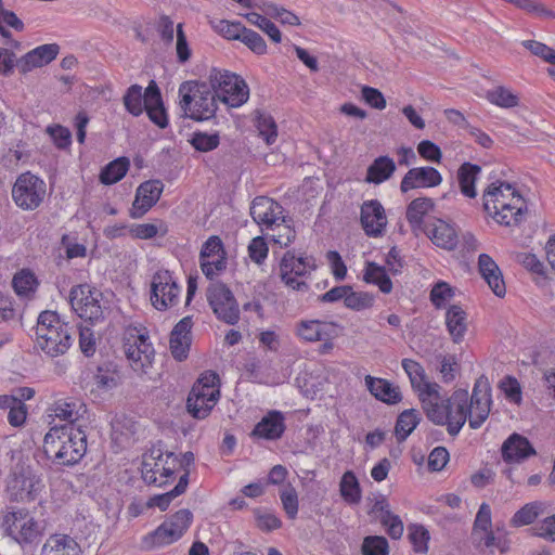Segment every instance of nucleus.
<instances>
[{
  "label": "nucleus",
  "mask_w": 555,
  "mask_h": 555,
  "mask_svg": "<svg viewBox=\"0 0 555 555\" xmlns=\"http://www.w3.org/2000/svg\"><path fill=\"white\" fill-rule=\"evenodd\" d=\"M179 467V457L173 452H164L154 446L142 456L141 477L146 485L163 487L173 477Z\"/></svg>",
  "instance_id": "obj_6"
},
{
  "label": "nucleus",
  "mask_w": 555,
  "mask_h": 555,
  "mask_svg": "<svg viewBox=\"0 0 555 555\" xmlns=\"http://www.w3.org/2000/svg\"><path fill=\"white\" fill-rule=\"evenodd\" d=\"M487 100L500 107L512 108L518 105L519 99L509 89L499 86L487 92Z\"/></svg>",
  "instance_id": "obj_46"
},
{
  "label": "nucleus",
  "mask_w": 555,
  "mask_h": 555,
  "mask_svg": "<svg viewBox=\"0 0 555 555\" xmlns=\"http://www.w3.org/2000/svg\"><path fill=\"white\" fill-rule=\"evenodd\" d=\"M478 268L481 276L485 279L491 291L498 297H504L506 286L502 272L495 261L488 254H480L478 257Z\"/></svg>",
  "instance_id": "obj_27"
},
{
  "label": "nucleus",
  "mask_w": 555,
  "mask_h": 555,
  "mask_svg": "<svg viewBox=\"0 0 555 555\" xmlns=\"http://www.w3.org/2000/svg\"><path fill=\"white\" fill-rule=\"evenodd\" d=\"M193 521V514L188 508H182L168 517L164 522L175 531L180 530V539L188 531Z\"/></svg>",
  "instance_id": "obj_52"
},
{
  "label": "nucleus",
  "mask_w": 555,
  "mask_h": 555,
  "mask_svg": "<svg viewBox=\"0 0 555 555\" xmlns=\"http://www.w3.org/2000/svg\"><path fill=\"white\" fill-rule=\"evenodd\" d=\"M103 294L88 284H79L69 292V304L73 310L83 320L98 323L104 320L106 307L102 305Z\"/></svg>",
  "instance_id": "obj_11"
},
{
  "label": "nucleus",
  "mask_w": 555,
  "mask_h": 555,
  "mask_svg": "<svg viewBox=\"0 0 555 555\" xmlns=\"http://www.w3.org/2000/svg\"><path fill=\"white\" fill-rule=\"evenodd\" d=\"M0 527L4 533L21 546L36 542L43 533V527L26 508L7 512L1 519Z\"/></svg>",
  "instance_id": "obj_7"
},
{
  "label": "nucleus",
  "mask_w": 555,
  "mask_h": 555,
  "mask_svg": "<svg viewBox=\"0 0 555 555\" xmlns=\"http://www.w3.org/2000/svg\"><path fill=\"white\" fill-rule=\"evenodd\" d=\"M442 182L441 173L434 167H414L411 168L402 178L400 191L408 193L415 189L435 188Z\"/></svg>",
  "instance_id": "obj_19"
},
{
  "label": "nucleus",
  "mask_w": 555,
  "mask_h": 555,
  "mask_svg": "<svg viewBox=\"0 0 555 555\" xmlns=\"http://www.w3.org/2000/svg\"><path fill=\"white\" fill-rule=\"evenodd\" d=\"M396 171V163L389 156H379L367 167L365 182L380 184Z\"/></svg>",
  "instance_id": "obj_33"
},
{
  "label": "nucleus",
  "mask_w": 555,
  "mask_h": 555,
  "mask_svg": "<svg viewBox=\"0 0 555 555\" xmlns=\"http://www.w3.org/2000/svg\"><path fill=\"white\" fill-rule=\"evenodd\" d=\"M360 222L370 237L382 236L387 225L385 209L379 201H365L361 205Z\"/></svg>",
  "instance_id": "obj_16"
},
{
  "label": "nucleus",
  "mask_w": 555,
  "mask_h": 555,
  "mask_svg": "<svg viewBox=\"0 0 555 555\" xmlns=\"http://www.w3.org/2000/svg\"><path fill=\"white\" fill-rule=\"evenodd\" d=\"M256 128L259 135L263 138L268 145L273 144L278 138V126L273 117L261 109L254 112Z\"/></svg>",
  "instance_id": "obj_43"
},
{
  "label": "nucleus",
  "mask_w": 555,
  "mask_h": 555,
  "mask_svg": "<svg viewBox=\"0 0 555 555\" xmlns=\"http://www.w3.org/2000/svg\"><path fill=\"white\" fill-rule=\"evenodd\" d=\"M481 167L472 163H464L457 169V181L460 185L461 193L469 198H475L477 195L476 192V181L477 176L480 173Z\"/></svg>",
  "instance_id": "obj_34"
},
{
  "label": "nucleus",
  "mask_w": 555,
  "mask_h": 555,
  "mask_svg": "<svg viewBox=\"0 0 555 555\" xmlns=\"http://www.w3.org/2000/svg\"><path fill=\"white\" fill-rule=\"evenodd\" d=\"M145 109L149 119L160 129L167 128L168 114L166 112L160 89L154 80H151L145 88Z\"/></svg>",
  "instance_id": "obj_21"
},
{
  "label": "nucleus",
  "mask_w": 555,
  "mask_h": 555,
  "mask_svg": "<svg viewBox=\"0 0 555 555\" xmlns=\"http://www.w3.org/2000/svg\"><path fill=\"white\" fill-rule=\"evenodd\" d=\"M365 386L377 400L387 404H397L402 400L400 388L388 379L366 375Z\"/></svg>",
  "instance_id": "obj_28"
},
{
  "label": "nucleus",
  "mask_w": 555,
  "mask_h": 555,
  "mask_svg": "<svg viewBox=\"0 0 555 555\" xmlns=\"http://www.w3.org/2000/svg\"><path fill=\"white\" fill-rule=\"evenodd\" d=\"M319 320H301L296 324L295 334L307 343L320 340Z\"/></svg>",
  "instance_id": "obj_55"
},
{
  "label": "nucleus",
  "mask_w": 555,
  "mask_h": 555,
  "mask_svg": "<svg viewBox=\"0 0 555 555\" xmlns=\"http://www.w3.org/2000/svg\"><path fill=\"white\" fill-rule=\"evenodd\" d=\"M130 162L127 157H118L108 163L100 173V181L105 185H112L120 181L129 170Z\"/></svg>",
  "instance_id": "obj_40"
},
{
  "label": "nucleus",
  "mask_w": 555,
  "mask_h": 555,
  "mask_svg": "<svg viewBox=\"0 0 555 555\" xmlns=\"http://www.w3.org/2000/svg\"><path fill=\"white\" fill-rule=\"evenodd\" d=\"M214 28L217 33L222 35L228 40H238L242 36L245 26L241 22H230L227 20H220L214 24Z\"/></svg>",
  "instance_id": "obj_58"
},
{
  "label": "nucleus",
  "mask_w": 555,
  "mask_h": 555,
  "mask_svg": "<svg viewBox=\"0 0 555 555\" xmlns=\"http://www.w3.org/2000/svg\"><path fill=\"white\" fill-rule=\"evenodd\" d=\"M280 499L283 509L289 519H295L298 514L299 501L295 487L287 483L280 490Z\"/></svg>",
  "instance_id": "obj_48"
},
{
  "label": "nucleus",
  "mask_w": 555,
  "mask_h": 555,
  "mask_svg": "<svg viewBox=\"0 0 555 555\" xmlns=\"http://www.w3.org/2000/svg\"><path fill=\"white\" fill-rule=\"evenodd\" d=\"M315 269V259L312 256H297L295 251L287 250L280 261V278L286 287L307 293L310 287L305 279Z\"/></svg>",
  "instance_id": "obj_8"
},
{
  "label": "nucleus",
  "mask_w": 555,
  "mask_h": 555,
  "mask_svg": "<svg viewBox=\"0 0 555 555\" xmlns=\"http://www.w3.org/2000/svg\"><path fill=\"white\" fill-rule=\"evenodd\" d=\"M409 539L417 553H426L428 550L429 532L423 526H411Z\"/></svg>",
  "instance_id": "obj_60"
},
{
  "label": "nucleus",
  "mask_w": 555,
  "mask_h": 555,
  "mask_svg": "<svg viewBox=\"0 0 555 555\" xmlns=\"http://www.w3.org/2000/svg\"><path fill=\"white\" fill-rule=\"evenodd\" d=\"M240 41H242L245 46L248 47V49L258 55H262L267 52V43L264 39L253 29L245 27Z\"/></svg>",
  "instance_id": "obj_59"
},
{
  "label": "nucleus",
  "mask_w": 555,
  "mask_h": 555,
  "mask_svg": "<svg viewBox=\"0 0 555 555\" xmlns=\"http://www.w3.org/2000/svg\"><path fill=\"white\" fill-rule=\"evenodd\" d=\"M483 209L500 224L517 225L527 210L520 193L506 182L491 183L483 192Z\"/></svg>",
  "instance_id": "obj_3"
},
{
  "label": "nucleus",
  "mask_w": 555,
  "mask_h": 555,
  "mask_svg": "<svg viewBox=\"0 0 555 555\" xmlns=\"http://www.w3.org/2000/svg\"><path fill=\"white\" fill-rule=\"evenodd\" d=\"M533 535L555 542V514H547L533 527Z\"/></svg>",
  "instance_id": "obj_61"
},
{
  "label": "nucleus",
  "mask_w": 555,
  "mask_h": 555,
  "mask_svg": "<svg viewBox=\"0 0 555 555\" xmlns=\"http://www.w3.org/2000/svg\"><path fill=\"white\" fill-rule=\"evenodd\" d=\"M491 399H475L469 400L467 395L465 416L468 418L469 427L478 429L488 418L490 413Z\"/></svg>",
  "instance_id": "obj_35"
},
{
  "label": "nucleus",
  "mask_w": 555,
  "mask_h": 555,
  "mask_svg": "<svg viewBox=\"0 0 555 555\" xmlns=\"http://www.w3.org/2000/svg\"><path fill=\"white\" fill-rule=\"evenodd\" d=\"M2 23H5L17 31H23L25 27L22 20L18 18L13 11L5 10L2 0H0V35L5 39H11V31L8 30Z\"/></svg>",
  "instance_id": "obj_53"
},
{
  "label": "nucleus",
  "mask_w": 555,
  "mask_h": 555,
  "mask_svg": "<svg viewBox=\"0 0 555 555\" xmlns=\"http://www.w3.org/2000/svg\"><path fill=\"white\" fill-rule=\"evenodd\" d=\"M189 396L195 397L194 402L201 398L206 400H218L220 397L219 376L212 371H206L194 383Z\"/></svg>",
  "instance_id": "obj_31"
},
{
  "label": "nucleus",
  "mask_w": 555,
  "mask_h": 555,
  "mask_svg": "<svg viewBox=\"0 0 555 555\" xmlns=\"http://www.w3.org/2000/svg\"><path fill=\"white\" fill-rule=\"evenodd\" d=\"M285 417L281 411H269L260 422L256 424L250 436L257 439L278 440L285 433Z\"/></svg>",
  "instance_id": "obj_22"
},
{
  "label": "nucleus",
  "mask_w": 555,
  "mask_h": 555,
  "mask_svg": "<svg viewBox=\"0 0 555 555\" xmlns=\"http://www.w3.org/2000/svg\"><path fill=\"white\" fill-rule=\"evenodd\" d=\"M149 339L145 327L129 326L125 331L124 349L126 357L133 371L143 374L147 373L155 357V350Z\"/></svg>",
  "instance_id": "obj_9"
},
{
  "label": "nucleus",
  "mask_w": 555,
  "mask_h": 555,
  "mask_svg": "<svg viewBox=\"0 0 555 555\" xmlns=\"http://www.w3.org/2000/svg\"><path fill=\"white\" fill-rule=\"evenodd\" d=\"M164 184L160 180H149L141 183L135 192L130 216L140 218L146 214L160 198Z\"/></svg>",
  "instance_id": "obj_18"
},
{
  "label": "nucleus",
  "mask_w": 555,
  "mask_h": 555,
  "mask_svg": "<svg viewBox=\"0 0 555 555\" xmlns=\"http://www.w3.org/2000/svg\"><path fill=\"white\" fill-rule=\"evenodd\" d=\"M194 399H195V397L188 396L186 409H188V412L194 418H197V420L206 418L210 414L211 410L214 409V406L217 404V401H218V400H214V401L209 400L208 401L205 398H201V399L196 400V402H194Z\"/></svg>",
  "instance_id": "obj_54"
},
{
  "label": "nucleus",
  "mask_w": 555,
  "mask_h": 555,
  "mask_svg": "<svg viewBox=\"0 0 555 555\" xmlns=\"http://www.w3.org/2000/svg\"><path fill=\"white\" fill-rule=\"evenodd\" d=\"M421 421L420 413L415 409H408L401 412L395 426L396 438L399 442L404 441L416 428Z\"/></svg>",
  "instance_id": "obj_39"
},
{
  "label": "nucleus",
  "mask_w": 555,
  "mask_h": 555,
  "mask_svg": "<svg viewBox=\"0 0 555 555\" xmlns=\"http://www.w3.org/2000/svg\"><path fill=\"white\" fill-rule=\"evenodd\" d=\"M209 83L216 90L217 99L230 107H240L249 98L245 80L229 70L214 69L209 76Z\"/></svg>",
  "instance_id": "obj_10"
},
{
  "label": "nucleus",
  "mask_w": 555,
  "mask_h": 555,
  "mask_svg": "<svg viewBox=\"0 0 555 555\" xmlns=\"http://www.w3.org/2000/svg\"><path fill=\"white\" fill-rule=\"evenodd\" d=\"M60 47L56 43H46L39 46L16 61V67L21 74L25 75L35 68L42 67L51 63L57 56Z\"/></svg>",
  "instance_id": "obj_20"
},
{
  "label": "nucleus",
  "mask_w": 555,
  "mask_h": 555,
  "mask_svg": "<svg viewBox=\"0 0 555 555\" xmlns=\"http://www.w3.org/2000/svg\"><path fill=\"white\" fill-rule=\"evenodd\" d=\"M246 20L253 24L259 27L263 33L268 35V37L275 43L281 42L282 35L280 29L276 27V25L271 22L266 16L251 12L245 15Z\"/></svg>",
  "instance_id": "obj_49"
},
{
  "label": "nucleus",
  "mask_w": 555,
  "mask_h": 555,
  "mask_svg": "<svg viewBox=\"0 0 555 555\" xmlns=\"http://www.w3.org/2000/svg\"><path fill=\"white\" fill-rule=\"evenodd\" d=\"M492 528L491 508L487 503H482L477 512L472 537L477 539L482 531H487Z\"/></svg>",
  "instance_id": "obj_56"
},
{
  "label": "nucleus",
  "mask_w": 555,
  "mask_h": 555,
  "mask_svg": "<svg viewBox=\"0 0 555 555\" xmlns=\"http://www.w3.org/2000/svg\"><path fill=\"white\" fill-rule=\"evenodd\" d=\"M434 208V202L429 197H418L413 199L406 208L405 218L412 229L421 228L423 219Z\"/></svg>",
  "instance_id": "obj_38"
},
{
  "label": "nucleus",
  "mask_w": 555,
  "mask_h": 555,
  "mask_svg": "<svg viewBox=\"0 0 555 555\" xmlns=\"http://www.w3.org/2000/svg\"><path fill=\"white\" fill-rule=\"evenodd\" d=\"M427 236L438 247L453 250L457 245L455 229L446 221L438 219L425 230Z\"/></svg>",
  "instance_id": "obj_30"
},
{
  "label": "nucleus",
  "mask_w": 555,
  "mask_h": 555,
  "mask_svg": "<svg viewBox=\"0 0 555 555\" xmlns=\"http://www.w3.org/2000/svg\"><path fill=\"white\" fill-rule=\"evenodd\" d=\"M42 487L41 479L30 473H12L7 478L5 493L11 502H31Z\"/></svg>",
  "instance_id": "obj_15"
},
{
  "label": "nucleus",
  "mask_w": 555,
  "mask_h": 555,
  "mask_svg": "<svg viewBox=\"0 0 555 555\" xmlns=\"http://www.w3.org/2000/svg\"><path fill=\"white\" fill-rule=\"evenodd\" d=\"M401 365L418 395L427 418L436 425H446L448 434L456 436L466 423L467 390L457 389L449 398L442 399L440 385L426 379L425 370L418 362L403 359Z\"/></svg>",
  "instance_id": "obj_1"
},
{
  "label": "nucleus",
  "mask_w": 555,
  "mask_h": 555,
  "mask_svg": "<svg viewBox=\"0 0 555 555\" xmlns=\"http://www.w3.org/2000/svg\"><path fill=\"white\" fill-rule=\"evenodd\" d=\"M207 301L218 320L234 325L240 320V307L232 291L223 283H211L206 289Z\"/></svg>",
  "instance_id": "obj_13"
},
{
  "label": "nucleus",
  "mask_w": 555,
  "mask_h": 555,
  "mask_svg": "<svg viewBox=\"0 0 555 555\" xmlns=\"http://www.w3.org/2000/svg\"><path fill=\"white\" fill-rule=\"evenodd\" d=\"M363 280L369 284L377 285L384 294L392 291V282L388 276L385 267L373 261H367L364 269Z\"/></svg>",
  "instance_id": "obj_36"
},
{
  "label": "nucleus",
  "mask_w": 555,
  "mask_h": 555,
  "mask_svg": "<svg viewBox=\"0 0 555 555\" xmlns=\"http://www.w3.org/2000/svg\"><path fill=\"white\" fill-rule=\"evenodd\" d=\"M420 156L428 162L440 163L442 152L440 147L430 140H423L417 145Z\"/></svg>",
  "instance_id": "obj_64"
},
{
  "label": "nucleus",
  "mask_w": 555,
  "mask_h": 555,
  "mask_svg": "<svg viewBox=\"0 0 555 555\" xmlns=\"http://www.w3.org/2000/svg\"><path fill=\"white\" fill-rule=\"evenodd\" d=\"M269 247L262 236L254 237L248 245V256L257 264H261L268 257Z\"/></svg>",
  "instance_id": "obj_63"
},
{
  "label": "nucleus",
  "mask_w": 555,
  "mask_h": 555,
  "mask_svg": "<svg viewBox=\"0 0 555 555\" xmlns=\"http://www.w3.org/2000/svg\"><path fill=\"white\" fill-rule=\"evenodd\" d=\"M144 96L145 90L140 85H131L122 98L126 111L134 117L140 116L145 109Z\"/></svg>",
  "instance_id": "obj_44"
},
{
  "label": "nucleus",
  "mask_w": 555,
  "mask_h": 555,
  "mask_svg": "<svg viewBox=\"0 0 555 555\" xmlns=\"http://www.w3.org/2000/svg\"><path fill=\"white\" fill-rule=\"evenodd\" d=\"M362 555H389V544L383 535H367L361 544Z\"/></svg>",
  "instance_id": "obj_50"
},
{
  "label": "nucleus",
  "mask_w": 555,
  "mask_h": 555,
  "mask_svg": "<svg viewBox=\"0 0 555 555\" xmlns=\"http://www.w3.org/2000/svg\"><path fill=\"white\" fill-rule=\"evenodd\" d=\"M374 304V296L367 292L349 291L345 298V306L354 311L369 309Z\"/></svg>",
  "instance_id": "obj_51"
},
{
  "label": "nucleus",
  "mask_w": 555,
  "mask_h": 555,
  "mask_svg": "<svg viewBox=\"0 0 555 555\" xmlns=\"http://www.w3.org/2000/svg\"><path fill=\"white\" fill-rule=\"evenodd\" d=\"M181 288L169 270H158L151 283V302L158 311H164L178 304Z\"/></svg>",
  "instance_id": "obj_14"
},
{
  "label": "nucleus",
  "mask_w": 555,
  "mask_h": 555,
  "mask_svg": "<svg viewBox=\"0 0 555 555\" xmlns=\"http://www.w3.org/2000/svg\"><path fill=\"white\" fill-rule=\"evenodd\" d=\"M446 325L453 343H461L467 332V313L459 305L450 306L446 312Z\"/></svg>",
  "instance_id": "obj_32"
},
{
  "label": "nucleus",
  "mask_w": 555,
  "mask_h": 555,
  "mask_svg": "<svg viewBox=\"0 0 555 555\" xmlns=\"http://www.w3.org/2000/svg\"><path fill=\"white\" fill-rule=\"evenodd\" d=\"M180 106L185 117L195 121L215 118L218 108L216 90L209 82L189 80L179 87Z\"/></svg>",
  "instance_id": "obj_5"
},
{
  "label": "nucleus",
  "mask_w": 555,
  "mask_h": 555,
  "mask_svg": "<svg viewBox=\"0 0 555 555\" xmlns=\"http://www.w3.org/2000/svg\"><path fill=\"white\" fill-rule=\"evenodd\" d=\"M46 182L29 171L21 173L13 188L12 197L15 204L24 210H35L46 196Z\"/></svg>",
  "instance_id": "obj_12"
},
{
  "label": "nucleus",
  "mask_w": 555,
  "mask_h": 555,
  "mask_svg": "<svg viewBox=\"0 0 555 555\" xmlns=\"http://www.w3.org/2000/svg\"><path fill=\"white\" fill-rule=\"evenodd\" d=\"M86 425L53 426L44 435L42 451L56 466H74L87 452Z\"/></svg>",
  "instance_id": "obj_2"
},
{
  "label": "nucleus",
  "mask_w": 555,
  "mask_h": 555,
  "mask_svg": "<svg viewBox=\"0 0 555 555\" xmlns=\"http://www.w3.org/2000/svg\"><path fill=\"white\" fill-rule=\"evenodd\" d=\"M553 511L552 503L547 501L535 500L526 503L511 518L509 525L514 528L529 526L537 519L550 514Z\"/></svg>",
  "instance_id": "obj_24"
},
{
  "label": "nucleus",
  "mask_w": 555,
  "mask_h": 555,
  "mask_svg": "<svg viewBox=\"0 0 555 555\" xmlns=\"http://www.w3.org/2000/svg\"><path fill=\"white\" fill-rule=\"evenodd\" d=\"M36 283V276L23 270L14 275L12 286L17 295H27L35 291Z\"/></svg>",
  "instance_id": "obj_57"
},
{
  "label": "nucleus",
  "mask_w": 555,
  "mask_h": 555,
  "mask_svg": "<svg viewBox=\"0 0 555 555\" xmlns=\"http://www.w3.org/2000/svg\"><path fill=\"white\" fill-rule=\"evenodd\" d=\"M474 542L477 546L486 548L496 547L501 554H505L511 550V540L508 539L507 531H503V534H495L492 528L482 531L477 539H474Z\"/></svg>",
  "instance_id": "obj_42"
},
{
  "label": "nucleus",
  "mask_w": 555,
  "mask_h": 555,
  "mask_svg": "<svg viewBox=\"0 0 555 555\" xmlns=\"http://www.w3.org/2000/svg\"><path fill=\"white\" fill-rule=\"evenodd\" d=\"M370 514L376 515L391 539L397 540L402 537L404 530L403 522L398 515L390 511L389 503L385 498L376 500Z\"/></svg>",
  "instance_id": "obj_26"
},
{
  "label": "nucleus",
  "mask_w": 555,
  "mask_h": 555,
  "mask_svg": "<svg viewBox=\"0 0 555 555\" xmlns=\"http://www.w3.org/2000/svg\"><path fill=\"white\" fill-rule=\"evenodd\" d=\"M283 207L275 201L266 197L257 196L250 205V216L254 221L259 225H264L267 229H273L274 225L280 227L278 223L281 217Z\"/></svg>",
  "instance_id": "obj_17"
},
{
  "label": "nucleus",
  "mask_w": 555,
  "mask_h": 555,
  "mask_svg": "<svg viewBox=\"0 0 555 555\" xmlns=\"http://www.w3.org/2000/svg\"><path fill=\"white\" fill-rule=\"evenodd\" d=\"M339 491L344 501L348 504H359L361 501V488L353 472L347 470L339 482Z\"/></svg>",
  "instance_id": "obj_41"
},
{
  "label": "nucleus",
  "mask_w": 555,
  "mask_h": 555,
  "mask_svg": "<svg viewBox=\"0 0 555 555\" xmlns=\"http://www.w3.org/2000/svg\"><path fill=\"white\" fill-rule=\"evenodd\" d=\"M189 142L196 151L207 153L219 146L220 137L218 132L194 131Z\"/></svg>",
  "instance_id": "obj_47"
},
{
  "label": "nucleus",
  "mask_w": 555,
  "mask_h": 555,
  "mask_svg": "<svg viewBox=\"0 0 555 555\" xmlns=\"http://www.w3.org/2000/svg\"><path fill=\"white\" fill-rule=\"evenodd\" d=\"M180 539V530L175 531L163 521L153 532L145 538V543L152 547L170 545Z\"/></svg>",
  "instance_id": "obj_45"
},
{
  "label": "nucleus",
  "mask_w": 555,
  "mask_h": 555,
  "mask_svg": "<svg viewBox=\"0 0 555 555\" xmlns=\"http://www.w3.org/2000/svg\"><path fill=\"white\" fill-rule=\"evenodd\" d=\"M53 406L55 416L66 421V425H85L82 422L88 409L81 400L76 398L60 399L54 402Z\"/></svg>",
  "instance_id": "obj_25"
},
{
  "label": "nucleus",
  "mask_w": 555,
  "mask_h": 555,
  "mask_svg": "<svg viewBox=\"0 0 555 555\" xmlns=\"http://www.w3.org/2000/svg\"><path fill=\"white\" fill-rule=\"evenodd\" d=\"M501 453L503 461L512 464L521 463L537 452L525 436L514 433L503 442Z\"/></svg>",
  "instance_id": "obj_23"
},
{
  "label": "nucleus",
  "mask_w": 555,
  "mask_h": 555,
  "mask_svg": "<svg viewBox=\"0 0 555 555\" xmlns=\"http://www.w3.org/2000/svg\"><path fill=\"white\" fill-rule=\"evenodd\" d=\"M37 346L48 356L64 354L74 341L76 330L61 320L56 311L44 310L35 327Z\"/></svg>",
  "instance_id": "obj_4"
},
{
  "label": "nucleus",
  "mask_w": 555,
  "mask_h": 555,
  "mask_svg": "<svg viewBox=\"0 0 555 555\" xmlns=\"http://www.w3.org/2000/svg\"><path fill=\"white\" fill-rule=\"evenodd\" d=\"M219 255L225 256V251L221 238L214 235L210 236L203 245L199 254V261L216 258L219 257Z\"/></svg>",
  "instance_id": "obj_62"
},
{
  "label": "nucleus",
  "mask_w": 555,
  "mask_h": 555,
  "mask_svg": "<svg viewBox=\"0 0 555 555\" xmlns=\"http://www.w3.org/2000/svg\"><path fill=\"white\" fill-rule=\"evenodd\" d=\"M40 555H81V548L70 535L54 533L43 543Z\"/></svg>",
  "instance_id": "obj_29"
},
{
  "label": "nucleus",
  "mask_w": 555,
  "mask_h": 555,
  "mask_svg": "<svg viewBox=\"0 0 555 555\" xmlns=\"http://www.w3.org/2000/svg\"><path fill=\"white\" fill-rule=\"evenodd\" d=\"M189 485V470H185L182 476H180L178 483L170 491L156 494L149 499L147 506L149 507H158L160 511H166L173 499L181 495L185 492Z\"/></svg>",
  "instance_id": "obj_37"
}]
</instances>
